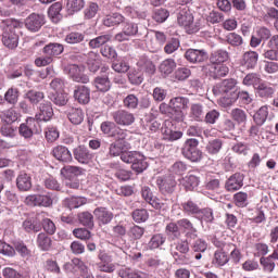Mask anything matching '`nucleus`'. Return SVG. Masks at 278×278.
Listing matches in <instances>:
<instances>
[{"label":"nucleus","instance_id":"f257e3e1","mask_svg":"<svg viewBox=\"0 0 278 278\" xmlns=\"http://www.w3.org/2000/svg\"><path fill=\"white\" fill-rule=\"evenodd\" d=\"M121 160L125 164H131V168L136 173H144L149 167V164L144 161V155L137 151L122 153Z\"/></svg>","mask_w":278,"mask_h":278},{"label":"nucleus","instance_id":"f03ea898","mask_svg":"<svg viewBox=\"0 0 278 278\" xmlns=\"http://www.w3.org/2000/svg\"><path fill=\"white\" fill-rule=\"evenodd\" d=\"M177 23L185 27L189 34H197L199 31V25L194 23V16L187 8L180 9L177 13Z\"/></svg>","mask_w":278,"mask_h":278},{"label":"nucleus","instance_id":"7ed1b4c3","mask_svg":"<svg viewBox=\"0 0 278 278\" xmlns=\"http://www.w3.org/2000/svg\"><path fill=\"white\" fill-rule=\"evenodd\" d=\"M169 105L172 108V117L175 118L178 123L184 121V111L188 110V105H190V99L186 97H176L169 101Z\"/></svg>","mask_w":278,"mask_h":278},{"label":"nucleus","instance_id":"20e7f679","mask_svg":"<svg viewBox=\"0 0 278 278\" xmlns=\"http://www.w3.org/2000/svg\"><path fill=\"white\" fill-rule=\"evenodd\" d=\"M197 147H199V140L188 139L184 144L182 155L190 162H201L203 153Z\"/></svg>","mask_w":278,"mask_h":278},{"label":"nucleus","instance_id":"39448f33","mask_svg":"<svg viewBox=\"0 0 278 278\" xmlns=\"http://www.w3.org/2000/svg\"><path fill=\"white\" fill-rule=\"evenodd\" d=\"M115 125L119 127H130L136 123V115L125 109H119L111 114Z\"/></svg>","mask_w":278,"mask_h":278},{"label":"nucleus","instance_id":"423d86ee","mask_svg":"<svg viewBox=\"0 0 278 278\" xmlns=\"http://www.w3.org/2000/svg\"><path fill=\"white\" fill-rule=\"evenodd\" d=\"M101 131L109 136V138H115V140H125L127 138V132L121 129L115 122H103L101 124Z\"/></svg>","mask_w":278,"mask_h":278},{"label":"nucleus","instance_id":"0eeeda50","mask_svg":"<svg viewBox=\"0 0 278 278\" xmlns=\"http://www.w3.org/2000/svg\"><path fill=\"white\" fill-rule=\"evenodd\" d=\"M40 125L38 124V121L34 117H28L26 119V123L21 124L18 131L20 136L23 138H31L34 134H40Z\"/></svg>","mask_w":278,"mask_h":278},{"label":"nucleus","instance_id":"6e6552de","mask_svg":"<svg viewBox=\"0 0 278 278\" xmlns=\"http://www.w3.org/2000/svg\"><path fill=\"white\" fill-rule=\"evenodd\" d=\"M2 45H4L7 49H16V47H18V35L16 34L14 25H8L4 28L2 34Z\"/></svg>","mask_w":278,"mask_h":278},{"label":"nucleus","instance_id":"1a4fd4ad","mask_svg":"<svg viewBox=\"0 0 278 278\" xmlns=\"http://www.w3.org/2000/svg\"><path fill=\"white\" fill-rule=\"evenodd\" d=\"M66 71L70 77H72L73 80L77 81L78 84H88V81H90L88 75L84 74L86 71L84 65L72 64L66 67Z\"/></svg>","mask_w":278,"mask_h":278},{"label":"nucleus","instance_id":"9d476101","mask_svg":"<svg viewBox=\"0 0 278 278\" xmlns=\"http://www.w3.org/2000/svg\"><path fill=\"white\" fill-rule=\"evenodd\" d=\"M189 252L190 245L188 244V241L185 240L176 243L175 251H172V255L179 264H188V258L186 257V254Z\"/></svg>","mask_w":278,"mask_h":278},{"label":"nucleus","instance_id":"9b49d317","mask_svg":"<svg viewBox=\"0 0 278 278\" xmlns=\"http://www.w3.org/2000/svg\"><path fill=\"white\" fill-rule=\"evenodd\" d=\"M42 25H45V16L42 14L31 13L25 20V27L28 31H40Z\"/></svg>","mask_w":278,"mask_h":278},{"label":"nucleus","instance_id":"f8f14e48","mask_svg":"<svg viewBox=\"0 0 278 278\" xmlns=\"http://www.w3.org/2000/svg\"><path fill=\"white\" fill-rule=\"evenodd\" d=\"M205 71L213 79H220V77H226L228 75L229 67L219 63H211L206 65Z\"/></svg>","mask_w":278,"mask_h":278},{"label":"nucleus","instance_id":"ddd939ff","mask_svg":"<svg viewBox=\"0 0 278 278\" xmlns=\"http://www.w3.org/2000/svg\"><path fill=\"white\" fill-rule=\"evenodd\" d=\"M73 155L79 164H90L92 162V153L86 146H78L73 150Z\"/></svg>","mask_w":278,"mask_h":278},{"label":"nucleus","instance_id":"4468645a","mask_svg":"<svg viewBox=\"0 0 278 278\" xmlns=\"http://www.w3.org/2000/svg\"><path fill=\"white\" fill-rule=\"evenodd\" d=\"M237 84L238 81L233 78L225 79L213 87V93L215 97H218V94H229L230 92H233L231 90L236 88Z\"/></svg>","mask_w":278,"mask_h":278},{"label":"nucleus","instance_id":"2eb2a0df","mask_svg":"<svg viewBox=\"0 0 278 278\" xmlns=\"http://www.w3.org/2000/svg\"><path fill=\"white\" fill-rule=\"evenodd\" d=\"M74 99L80 105H88L90 103V89L86 85H78L74 88Z\"/></svg>","mask_w":278,"mask_h":278},{"label":"nucleus","instance_id":"dca6fc26","mask_svg":"<svg viewBox=\"0 0 278 278\" xmlns=\"http://www.w3.org/2000/svg\"><path fill=\"white\" fill-rule=\"evenodd\" d=\"M51 118H53V106L51 102L46 101L40 103L39 112L35 115V121L48 123Z\"/></svg>","mask_w":278,"mask_h":278},{"label":"nucleus","instance_id":"f3484780","mask_svg":"<svg viewBox=\"0 0 278 278\" xmlns=\"http://www.w3.org/2000/svg\"><path fill=\"white\" fill-rule=\"evenodd\" d=\"M185 58L190 64H201V62L207 60V52L205 50L188 49L185 53Z\"/></svg>","mask_w":278,"mask_h":278},{"label":"nucleus","instance_id":"a211bd4d","mask_svg":"<svg viewBox=\"0 0 278 278\" xmlns=\"http://www.w3.org/2000/svg\"><path fill=\"white\" fill-rule=\"evenodd\" d=\"M93 216L96 217L100 227L103 225H110L114 219V213L105 207H97L93 211Z\"/></svg>","mask_w":278,"mask_h":278},{"label":"nucleus","instance_id":"6ab92c4d","mask_svg":"<svg viewBox=\"0 0 278 278\" xmlns=\"http://www.w3.org/2000/svg\"><path fill=\"white\" fill-rule=\"evenodd\" d=\"M242 186H244V175L236 173L228 178L225 188L228 192H236V190H240Z\"/></svg>","mask_w":278,"mask_h":278},{"label":"nucleus","instance_id":"aec40b11","mask_svg":"<svg viewBox=\"0 0 278 278\" xmlns=\"http://www.w3.org/2000/svg\"><path fill=\"white\" fill-rule=\"evenodd\" d=\"M52 155L55 157V160L65 164L73 162V154H71V150L64 146H56L53 148Z\"/></svg>","mask_w":278,"mask_h":278},{"label":"nucleus","instance_id":"412c9836","mask_svg":"<svg viewBox=\"0 0 278 278\" xmlns=\"http://www.w3.org/2000/svg\"><path fill=\"white\" fill-rule=\"evenodd\" d=\"M275 87L270 83H266L264 80L256 87L255 90L257 97L261 99H273V97H275Z\"/></svg>","mask_w":278,"mask_h":278},{"label":"nucleus","instance_id":"4be33fe9","mask_svg":"<svg viewBox=\"0 0 278 278\" xmlns=\"http://www.w3.org/2000/svg\"><path fill=\"white\" fill-rule=\"evenodd\" d=\"M63 269L65 273H73V275H77L78 273H84L86 269V263L80 258H73L72 262H67L63 265Z\"/></svg>","mask_w":278,"mask_h":278},{"label":"nucleus","instance_id":"5701e85b","mask_svg":"<svg viewBox=\"0 0 278 278\" xmlns=\"http://www.w3.org/2000/svg\"><path fill=\"white\" fill-rule=\"evenodd\" d=\"M159 189L163 194H170L175 192V187L177 186V181H175L174 177H165L164 179L157 180Z\"/></svg>","mask_w":278,"mask_h":278},{"label":"nucleus","instance_id":"b1692460","mask_svg":"<svg viewBox=\"0 0 278 278\" xmlns=\"http://www.w3.org/2000/svg\"><path fill=\"white\" fill-rule=\"evenodd\" d=\"M16 186L21 192H29L31 190V176L22 172L16 178Z\"/></svg>","mask_w":278,"mask_h":278},{"label":"nucleus","instance_id":"393cba45","mask_svg":"<svg viewBox=\"0 0 278 278\" xmlns=\"http://www.w3.org/2000/svg\"><path fill=\"white\" fill-rule=\"evenodd\" d=\"M66 114L72 125H81L84 123L85 114L80 108H71L66 111Z\"/></svg>","mask_w":278,"mask_h":278},{"label":"nucleus","instance_id":"a878e982","mask_svg":"<svg viewBox=\"0 0 278 278\" xmlns=\"http://www.w3.org/2000/svg\"><path fill=\"white\" fill-rule=\"evenodd\" d=\"M36 244L40 251H51L53 247V239L46 232H40L37 235Z\"/></svg>","mask_w":278,"mask_h":278},{"label":"nucleus","instance_id":"bb28decb","mask_svg":"<svg viewBox=\"0 0 278 278\" xmlns=\"http://www.w3.org/2000/svg\"><path fill=\"white\" fill-rule=\"evenodd\" d=\"M257 60H260V54L255 51H248L243 53L241 64L245 68H255L257 66Z\"/></svg>","mask_w":278,"mask_h":278},{"label":"nucleus","instance_id":"cd10ccee","mask_svg":"<svg viewBox=\"0 0 278 278\" xmlns=\"http://www.w3.org/2000/svg\"><path fill=\"white\" fill-rule=\"evenodd\" d=\"M61 175L65 177V179H75V177H79V175H84V169L81 167L66 165L61 168Z\"/></svg>","mask_w":278,"mask_h":278},{"label":"nucleus","instance_id":"c85d7f7f","mask_svg":"<svg viewBox=\"0 0 278 278\" xmlns=\"http://www.w3.org/2000/svg\"><path fill=\"white\" fill-rule=\"evenodd\" d=\"M178 227L186 231V237L194 240L197 238V228L190 223V219L182 218L177 222Z\"/></svg>","mask_w":278,"mask_h":278},{"label":"nucleus","instance_id":"c756f323","mask_svg":"<svg viewBox=\"0 0 278 278\" xmlns=\"http://www.w3.org/2000/svg\"><path fill=\"white\" fill-rule=\"evenodd\" d=\"M125 139H116L113 143L109 147V155L110 157H118V155H123L125 151Z\"/></svg>","mask_w":278,"mask_h":278},{"label":"nucleus","instance_id":"7c9ffc66","mask_svg":"<svg viewBox=\"0 0 278 278\" xmlns=\"http://www.w3.org/2000/svg\"><path fill=\"white\" fill-rule=\"evenodd\" d=\"M43 53L49 58H58L64 53V46L61 43H48L43 47Z\"/></svg>","mask_w":278,"mask_h":278},{"label":"nucleus","instance_id":"2f4dec72","mask_svg":"<svg viewBox=\"0 0 278 278\" xmlns=\"http://www.w3.org/2000/svg\"><path fill=\"white\" fill-rule=\"evenodd\" d=\"M93 86L100 92H108V90L112 88V83L110 81V77L108 75H102L94 78Z\"/></svg>","mask_w":278,"mask_h":278},{"label":"nucleus","instance_id":"473e14b6","mask_svg":"<svg viewBox=\"0 0 278 278\" xmlns=\"http://www.w3.org/2000/svg\"><path fill=\"white\" fill-rule=\"evenodd\" d=\"M102 23L105 27H116V25L125 23V16L121 13H113L112 15H106Z\"/></svg>","mask_w":278,"mask_h":278},{"label":"nucleus","instance_id":"72a5a7b5","mask_svg":"<svg viewBox=\"0 0 278 278\" xmlns=\"http://www.w3.org/2000/svg\"><path fill=\"white\" fill-rule=\"evenodd\" d=\"M189 116L190 118H192V121H197L198 123L203 121V118H205V111L203 109V104L201 103L191 104Z\"/></svg>","mask_w":278,"mask_h":278},{"label":"nucleus","instance_id":"f704fd0d","mask_svg":"<svg viewBox=\"0 0 278 278\" xmlns=\"http://www.w3.org/2000/svg\"><path fill=\"white\" fill-rule=\"evenodd\" d=\"M175 68H177V63L173 59L164 60L159 66V71L163 77H168Z\"/></svg>","mask_w":278,"mask_h":278},{"label":"nucleus","instance_id":"c9c22d12","mask_svg":"<svg viewBox=\"0 0 278 278\" xmlns=\"http://www.w3.org/2000/svg\"><path fill=\"white\" fill-rule=\"evenodd\" d=\"M118 277L121 278H144V271L132 269L129 267H123L117 273Z\"/></svg>","mask_w":278,"mask_h":278},{"label":"nucleus","instance_id":"e433bc0d","mask_svg":"<svg viewBox=\"0 0 278 278\" xmlns=\"http://www.w3.org/2000/svg\"><path fill=\"white\" fill-rule=\"evenodd\" d=\"M262 75L257 73L247 74L242 80L243 86H253L254 90L262 84Z\"/></svg>","mask_w":278,"mask_h":278},{"label":"nucleus","instance_id":"4c0bfd02","mask_svg":"<svg viewBox=\"0 0 278 278\" xmlns=\"http://www.w3.org/2000/svg\"><path fill=\"white\" fill-rule=\"evenodd\" d=\"M86 5L85 0H66V10L70 15L75 14V12H81Z\"/></svg>","mask_w":278,"mask_h":278},{"label":"nucleus","instance_id":"58836bf2","mask_svg":"<svg viewBox=\"0 0 278 278\" xmlns=\"http://www.w3.org/2000/svg\"><path fill=\"white\" fill-rule=\"evenodd\" d=\"M229 60V52L226 50H216L210 56L211 64H223Z\"/></svg>","mask_w":278,"mask_h":278},{"label":"nucleus","instance_id":"ea45409f","mask_svg":"<svg viewBox=\"0 0 278 278\" xmlns=\"http://www.w3.org/2000/svg\"><path fill=\"white\" fill-rule=\"evenodd\" d=\"M267 118H268V105L261 106L253 116V121L258 127H262V125L266 123Z\"/></svg>","mask_w":278,"mask_h":278},{"label":"nucleus","instance_id":"a19ab883","mask_svg":"<svg viewBox=\"0 0 278 278\" xmlns=\"http://www.w3.org/2000/svg\"><path fill=\"white\" fill-rule=\"evenodd\" d=\"M0 118L3 123H7V125H12V123L18 121V113L14 109H9L0 114Z\"/></svg>","mask_w":278,"mask_h":278},{"label":"nucleus","instance_id":"79ce46f5","mask_svg":"<svg viewBox=\"0 0 278 278\" xmlns=\"http://www.w3.org/2000/svg\"><path fill=\"white\" fill-rule=\"evenodd\" d=\"M199 177L194 175H188L180 180V184L186 190L192 191L194 188L199 187Z\"/></svg>","mask_w":278,"mask_h":278},{"label":"nucleus","instance_id":"37998d69","mask_svg":"<svg viewBox=\"0 0 278 278\" xmlns=\"http://www.w3.org/2000/svg\"><path fill=\"white\" fill-rule=\"evenodd\" d=\"M154 210H162L163 212L170 207V200L164 198H152V201L149 203Z\"/></svg>","mask_w":278,"mask_h":278},{"label":"nucleus","instance_id":"c03bdc74","mask_svg":"<svg viewBox=\"0 0 278 278\" xmlns=\"http://www.w3.org/2000/svg\"><path fill=\"white\" fill-rule=\"evenodd\" d=\"M236 101H238L236 92L225 93L224 97L218 99V105H220V108H231Z\"/></svg>","mask_w":278,"mask_h":278},{"label":"nucleus","instance_id":"a18cd8bd","mask_svg":"<svg viewBox=\"0 0 278 278\" xmlns=\"http://www.w3.org/2000/svg\"><path fill=\"white\" fill-rule=\"evenodd\" d=\"M128 79H129L130 84H132L134 86H140V84H142V81H144V74L142 73V70H140V68L131 70L128 73Z\"/></svg>","mask_w":278,"mask_h":278},{"label":"nucleus","instance_id":"49530a36","mask_svg":"<svg viewBox=\"0 0 278 278\" xmlns=\"http://www.w3.org/2000/svg\"><path fill=\"white\" fill-rule=\"evenodd\" d=\"M50 101L54 103V105H59V108H62L68 103V94L67 93H50L49 96Z\"/></svg>","mask_w":278,"mask_h":278},{"label":"nucleus","instance_id":"de8ad7c7","mask_svg":"<svg viewBox=\"0 0 278 278\" xmlns=\"http://www.w3.org/2000/svg\"><path fill=\"white\" fill-rule=\"evenodd\" d=\"M165 233L166 236H169V238H173L174 240L181 238V230H179V225L174 222L166 225Z\"/></svg>","mask_w":278,"mask_h":278},{"label":"nucleus","instance_id":"09e8293b","mask_svg":"<svg viewBox=\"0 0 278 278\" xmlns=\"http://www.w3.org/2000/svg\"><path fill=\"white\" fill-rule=\"evenodd\" d=\"M137 66H139V71H146L147 73H155V65L151 60L147 56H141L137 62Z\"/></svg>","mask_w":278,"mask_h":278},{"label":"nucleus","instance_id":"8fccbe9b","mask_svg":"<svg viewBox=\"0 0 278 278\" xmlns=\"http://www.w3.org/2000/svg\"><path fill=\"white\" fill-rule=\"evenodd\" d=\"M86 35L80 31H72L65 36V42L67 45H79L84 42Z\"/></svg>","mask_w":278,"mask_h":278},{"label":"nucleus","instance_id":"3c124183","mask_svg":"<svg viewBox=\"0 0 278 278\" xmlns=\"http://www.w3.org/2000/svg\"><path fill=\"white\" fill-rule=\"evenodd\" d=\"M112 40V35L98 36L89 41L90 49H99Z\"/></svg>","mask_w":278,"mask_h":278},{"label":"nucleus","instance_id":"603ef678","mask_svg":"<svg viewBox=\"0 0 278 278\" xmlns=\"http://www.w3.org/2000/svg\"><path fill=\"white\" fill-rule=\"evenodd\" d=\"M229 262V256L227 255V253H225V251L223 250H217L214 253V257L212 261V264H214V266H225V264H227Z\"/></svg>","mask_w":278,"mask_h":278},{"label":"nucleus","instance_id":"864d4df0","mask_svg":"<svg viewBox=\"0 0 278 278\" xmlns=\"http://www.w3.org/2000/svg\"><path fill=\"white\" fill-rule=\"evenodd\" d=\"M230 116L232 121H235V123H238V125L247 123L248 115L247 112L242 109H232L230 112Z\"/></svg>","mask_w":278,"mask_h":278},{"label":"nucleus","instance_id":"5fc2aeb1","mask_svg":"<svg viewBox=\"0 0 278 278\" xmlns=\"http://www.w3.org/2000/svg\"><path fill=\"white\" fill-rule=\"evenodd\" d=\"M123 105L126 110H138V105H140V100L136 94L130 93L123 100Z\"/></svg>","mask_w":278,"mask_h":278},{"label":"nucleus","instance_id":"6e6d98bb","mask_svg":"<svg viewBox=\"0 0 278 278\" xmlns=\"http://www.w3.org/2000/svg\"><path fill=\"white\" fill-rule=\"evenodd\" d=\"M166 242V236L163 233H156L150 239L148 247L151 250L160 249Z\"/></svg>","mask_w":278,"mask_h":278},{"label":"nucleus","instance_id":"4d7b16f0","mask_svg":"<svg viewBox=\"0 0 278 278\" xmlns=\"http://www.w3.org/2000/svg\"><path fill=\"white\" fill-rule=\"evenodd\" d=\"M65 201L70 210H77V207H81V205H86V203H88V200L84 197H71Z\"/></svg>","mask_w":278,"mask_h":278},{"label":"nucleus","instance_id":"13d9d810","mask_svg":"<svg viewBox=\"0 0 278 278\" xmlns=\"http://www.w3.org/2000/svg\"><path fill=\"white\" fill-rule=\"evenodd\" d=\"M222 149H223V140L220 139L211 140L206 144V151L211 155H216V153H219Z\"/></svg>","mask_w":278,"mask_h":278},{"label":"nucleus","instance_id":"bf43d9fd","mask_svg":"<svg viewBox=\"0 0 278 278\" xmlns=\"http://www.w3.org/2000/svg\"><path fill=\"white\" fill-rule=\"evenodd\" d=\"M54 201H58V195L54 193L40 194L39 207H51Z\"/></svg>","mask_w":278,"mask_h":278},{"label":"nucleus","instance_id":"052dcab7","mask_svg":"<svg viewBox=\"0 0 278 278\" xmlns=\"http://www.w3.org/2000/svg\"><path fill=\"white\" fill-rule=\"evenodd\" d=\"M123 27L122 29L131 37L138 36V24L134 22H129L126 18L122 23Z\"/></svg>","mask_w":278,"mask_h":278},{"label":"nucleus","instance_id":"680f3d73","mask_svg":"<svg viewBox=\"0 0 278 278\" xmlns=\"http://www.w3.org/2000/svg\"><path fill=\"white\" fill-rule=\"evenodd\" d=\"M4 101L11 105H16L18 103V90L14 87L9 88L4 93Z\"/></svg>","mask_w":278,"mask_h":278},{"label":"nucleus","instance_id":"e2e57ef3","mask_svg":"<svg viewBox=\"0 0 278 278\" xmlns=\"http://www.w3.org/2000/svg\"><path fill=\"white\" fill-rule=\"evenodd\" d=\"M25 99H28V101L30 103L36 105V104L40 103V101H42V99H45V93L41 91L29 90L28 92H26Z\"/></svg>","mask_w":278,"mask_h":278},{"label":"nucleus","instance_id":"0e129e2a","mask_svg":"<svg viewBox=\"0 0 278 278\" xmlns=\"http://www.w3.org/2000/svg\"><path fill=\"white\" fill-rule=\"evenodd\" d=\"M78 220L84 225V227H94V217L90 214V212H83L78 215Z\"/></svg>","mask_w":278,"mask_h":278},{"label":"nucleus","instance_id":"69168bd1","mask_svg":"<svg viewBox=\"0 0 278 278\" xmlns=\"http://www.w3.org/2000/svg\"><path fill=\"white\" fill-rule=\"evenodd\" d=\"M135 223H147L149 220V212L146 208H137L132 212Z\"/></svg>","mask_w":278,"mask_h":278},{"label":"nucleus","instance_id":"338daca9","mask_svg":"<svg viewBox=\"0 0 278 278\" xmlns=\"http://www.w3.org/2000/svg\"><path fill=\"white\" fill-rule=\"evenodd\" d=\"M226 41L228 45H231V47H241V45L244 43V39H242V36L238 33H229L226 36Z\"/></svg>","mask_w":278,"mask_h":278},{"label":"nucleus","instance_id":"774afa93","mask_svg":"<svg viewBox=\"0 0 278 278\" xmlns=\"http://www.w3.org/2000/svg\"><path fill=\"white\" fill-rule=\"evenodd\" d=\"M182 208L186 214H199L201 212V208L197 203H194L192 200H188L187 202L182 203Z\"/></svg>","mask_w":278,"mask_h":278}]
</instances>
